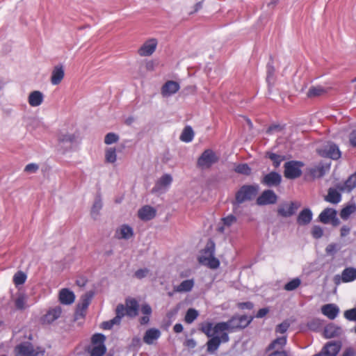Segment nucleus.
Here are the masks:
<instances>
[{
  "label": "nucleus",
  "instance_id": "obj_42",
  "mask_svg": "<svg viewBox=\"0 0 356 356\" xmlns=\"http://www.w3.org/2000/svg\"><path fill=\"white\" fill-rule=\"evenodd\" d=\"M120 136L117 134L111 132L107 134L104 137V143L106 145H111L116 143L119 141Z\"/></svg>",
  "mask_w": 356,
  "mask_h": 356
},
{
  "label": "nucleus",
  "instance_id": "obj_12",
  "mask_svg": "<svg viewBox=\"0 0 356 356\" xmlns=\"http://www.w3.org/2000/svg\"><path fill=\"white\" fill-rule=\"evenodd\" d=\"M318 153L322 156H326L333 159H337L341 156V152L337 145L332 143H327L323 148L318 149Z\"/></svg>",
  "mask_w": 356,
  "mask_h": 356
},
{
  "label": "nucleus",
  "instance_id": "obj_25",
  "mask_svg": "<svg viewBox=\"0 0 356 356\" xmlns=\"http://www.w3.org/2000/svg\"><path fill=\"white\" fill-rule=\"evenodd\" d=\"M322 313L330 319H334L337 316L339 309L333 304L325 305L321 308Z\"/></svg>",
  "mask_w": 356,
  "mask_h": 356
},
{
  "label": "nucleus",
  "instance_id": "obj_24",
  "mask_svg": "<svg viewBox=\"0 0 356 356\" xmlns=\"http://www.w3.org/2000/svg\"><path fill=\"white\" fill-rule=\"evenodd\" d=\"M74 293L67 289H63L59 292V300L62 304L70 305L74 302Z\"/></svg>",
  "mask_w": 356,
  "mask_h": 356
},
{
  "label": "nucleus",
  "instance_id": "obj_38",
  "mask_svg": "<svg viewBox=\"0 0 356 356\" xmlns=\"http://www.w3.org/2000/svg\"><path fill=\"white\" fill-rule=\"evenodd\" d=\"M355 211L356 206L355 204L346 206L341 210L340 216L342 219L347 220L352 213L355 212Z\"/></svg>",
  "mask_w": 356,
  "mask_h": 356
},
{
  "label": "nucleus",
  "instance_id": "obj_48",
  "mask_svg": "<svg viewBox=\"0 0 356 356\" xmlns=\"http://www.w3.org/2000/svg\"><path fill=\"white\" fill-rule=\"evenodd\" d=\"M325 93V90L321 86L314 87L309 89L308 92V96L309 97H317L323 95Z\"/></svg>",
  "mask_w": 356,
  "mask_h": 356
},
{
  "label": "nucleus",
  "instance_id": "obj_9",
  "mask_svg": "<svg viewBox=\"0 0 356 356\" xmlns=\"http://www.w3.org/2000/svg\"><path fill=\"white\" fill-rule=\"evenodd\" d=\"M300 204L293 202H286L280 204L277 207V214L282 217L287 218L293 216Z\"/></svg>",
  "mask_w": 356,
  "mask_h": 356
},
{
  "label": "nucleus",
  "instance_id": "obj_1",
  "mask_svg": "<svg viewBox=\"0 0 356 356\" xmlns=\"http://www.w3.org/2000/svg\"><path fill=\"white\" fill-rule=\"evenodd\" d=\"M138 304L134 298H127L125 301V305H118L115 309L116 316L111 321L103 322L102 327L104 329H111L114 325H119L122 318L127 315L130 317H134L138 315Z\"/></svg>",
  "mask_w": 356,
  "mask_h": 356
},
{
  "label": "nucleus",
  "instance_id": "obj_20",
  "mask_svg": "<svg viewBox=\"0 0 356 356\" xmlns=\"http://www.w3.org/2000/svg\"><path fill=\"white\" fill-rule=\"evenodd\" d=\"M237 218L235 216L230 214L225 218H222L218 225V231L220 233H225L229 228L236 222Z\"/></svg>",
  "mask_w": 356,
  "mask_h": 356
},
{
  "label": "nucleus",
  "instance_id": "obj_16",
  "mask_svg": "<svg viewBox=\"0 0 356 356\" xmlns=\"http://www.w3.org/2000/svg\"><path fill=\"white\" fill-rule=\"evenodd\" d=\"M65 76V70L62 65H58L54 67L51 74V83L54 86L61 83Z\"/></svg>",
  "mask_w": 356,
  "mask_h": 356
},
{
  "label": "nucleus",
  "instance_id": "obj_5",
  "mask_svg": "<svg viewBox=\"0 0 356 356\" xmlns=\"http://www.w3.org/2000/svg\"><path fill=\"white\" fill-rule=\"evenodd\" d=\"M44 350L40 347L35 348L33 346L29 343L25 342L16 346L15 355L16 356H38L43 355Z\"/></svg>",
  "mask_w": 356,
  "mask_h": 356
},
{
  "label": "nucleus",
  "instance_id": "obj_4",
  "mask_svg": "<svg viewBox=\"0 0 356 356\" xmlns=\"http://www.w3.org/2000/svg\"><path fill=\"white\" fill-rule=\"evenodd\" d=\"M218 161V156L216 153L211 149H207L198 158L197 165L201 169H209Z\"/></svg>",
  "mask_w": 356,
  "mask_h": 356
},
{
  "label": "nucleus",
  "instance_id": "obj_23",
  "mask_svg": "<svg viewBox=\"0 0 356 356\" xmlns=\"http://www.w3.org/2000/svg\"><path fill=\"white\" fill-rule=\"evenodd\" d=\"M161 336V332L156 328H151L146 331L143 337L145 343L151 345L154 343Z\"/></svg>",
  "mask_w": 356,
  "mask_h": 356
},
{
  "label": "nucleus",
  "instance_id": "obj_29",
  "mask_svg": "<svg viewBox=\"0 0 356 356\" xmlns=\"http://www.w3.org/2000/svg\"><path fill=\"white\" fill-rule=\"evenodd\" d=\"M336 216V210L330 208H327L321 213V214L319 215V219L322 222L327 223L332 218H334Z\"/></svg>",
  "mask_w": 356,
  "mask_h": 356
},
{
  "label": "nucleus",
  "instance_id": "obj_27",
  "mask_svg": "<svg viewBox=\"0 0 356 356\" xmlns=\"http://www.w3.org/2000/svg\"><path fill=\"white\" fill-rule=\"evenodd\" d=\"M312 218V211L309 209H303L298 215L297 222L300 225L309 224Z\"/></svg>",
  "mask_w": 356,
  "mask_h": 356
},
{
  "label": "nucleus",
  "instance_id": "obj_26",
  "mask_svg": "<svg viewBox=\"0 0 356 356\" xmlns=\"http://www.w3.org/2000/svg\"><path fill=\"white\" fill-rule=\"evenodd\" d=\"M194 286L193 280H186L179 285L174 286V291L178 293H186L191 291Z\"/></svg>",
  "mask_w": 356,
  "mask_h": 356
},
{
  "label": "nucleus",
  "instance_id": "obj_18",
  "mask_svg": "<svg viewBox=\"0 0 356 356\" xmlns=\"http://www.w3.org/2000/svg\"><path fill=\"white\" fill-rule=\"evenodd\" d=\"M252 317L247 316H234L231 318L234 331L237 329H241L247 327L252 321Z\"/></svg>",
  "mask_w": 356,
  "mask_h": 356
},
{
  "label": "nucleus",
  "instance_id": "obj_14",
  "mask_svg": "<svg viewBox=\"0 0 356 356\" xmlns=\"http://www.w3.org/2000/svg\"><path fill=\"white\" fill-rule=\"evenodd\" d=\"M62 313V308L56 306L48 310L46 314L42 317V322L44 324H50L58 319Z\"/></svg>",
  "mask_w": 356,
  "mask_h": 356
},
{
  "label": "nucleus",
  "instance_id": "obj_8",
  "mask_svg": "<svg viewBox=\"0 0 356 356\" xmlns=\"http://www.w3.org/2000/svg\"><path fill=\"white\" fill-rule=\"evenodd\" d=\"M302 163L298 161H289L284 164V176L288 179H296L301 174Z\"/></svg>",
  "mask_w": 356,
  "mask_h": 356
},
{
  "label": "nucleus",
  "instance_id": "obj_33",
  "mask_svg": "<svg viewBox=\"0 0 356 356\" xmlns=\"http://www.w3.org/2000/svg\"><path fill=\"white\" fill-rule=\"evenodd\" d=\"M216 332H220V334L226 333L225 331L232 332L234 331L232 327V323L231 319L227 322H221L215 325Z\"/></svg>",
  "mask_w": 356,
  "mask_h": 356
},
{
  "label": "nucleus",
  "instance_id": "obj_13",
  "mask_svg": "<svg viewBox=\"0 0 356 356\" xmlns=\"http://www.w3.org/2000/svg\"><path fill=\"white\" fill-rule=\"evenodd\" d=\"M341 348V345L337 342H329L323 348L321 353L314 356H336Z\"/></svg>",
  "mask_w": 356,
  "mask_h": 356
},
{
  "label": "nucleus",
  "instance_id": "obj_11",
  "mask_svg": "<svg viewBox=\"0 0 356 356\" xmlns=\"http://www.w3.org/2000/svg\"><path fill=\"white\" fill-rule=\"evenodd\" d=\"M229 339L227 333H222L211 337L207 343V351L211 353L215 352L218 348L221 342H227Z\"/></svg>",
  "mask_w": 356,
  "mask_h": 356
},
{
  "label": "nucleus",
  "instance_id": "obj_55",
  "mask_svg": "<svg viewBox=\"0 0 356 356\" xmlns=\"http://www.w3.org/2000/svg\"><path fill=\"white\" fill-rule=\"evenodd\" d=\"M312 236L316 238H321L323 234V229L318 226H314L312 230Z\"/></svg>",
  "mask_w": 356,
  "mask_h": 356
},
{
  "label": "nucleus",
  "instance_id": "obj_43",
  "mask_svg": "<svg viewBox=\"0 0 356 356\" xmlns=\"http://www.w3.org/2000/svg\"><path fill=\"white\" fill-rule=\"evenodd\" d=\"M355 186H356V176L352 175L346 181L344 186L340 188V190L341 191L347 190L348 191H350Z\"/></svg>",
  "mask_w": 356,
  "mask_h": 356
},
{
  "label": "nucleus",
  "instance_id": "obj_21",
  "mask_svg": "<svg viewBox=\"0 0 356 356\" xmlns=\"http://www.w3.org/2000/svg\"><path fill=\"white\" fill-rule=\"evenodd\" d=\"M156 213V211L154 208L145 205L140 209L138 211V217L145 221L150 220L153 219Z\"/></svg>",
  "mask_w": 356,
  "mask_h": 356
},
{
  "label": "nucleus",
  "instance_id": "obj_47",
  "mask_svg": "<svg viewBox=\"0 0 356 356\" xmlns=\"http://www.w3.org/2000/svg\"><path fill=\"white\" fill-rule=\"evenodd\" d=\"M198 316L197 312L194 309H189L185 316V321L191 323Z\"/></svg>",
  "mask_w": 356,
  "mask_h": 356
},
{
  "label": "nucleus",
  "instance_id": "obj_64",
  "mask_svg": "<svg viewBox=\"0 0 356 356\" xmlns=\"http://www.w3.org/2000/svg\"><path fill=\"white\" fill-rule=\"evenodd\" d=\"M285 352L284 351H278L276 350L273 352V353L270 354L268 356H284Z\"/></svg>",
  "mask_w": 356,
  "mask_h": 356
},
{
  "label": "nucleus",
  "instance_id": "obj_36",
  "mask_svg": "<svg viewBox=\"0 0 356 356\" xmlns=\"http://www.w3.org/2000/svg\"><path fill=\"white\" fill-rule=\"evenodd\" d=\"M193 137L194 131L191 127L188 126L184 129L180 139L184 142L188 143L193 140Z\"/></svg>",
  "mask_w": 356,
  "mask_h": 356
},
{
  "label": "nucleus",
  "instance_id": "obj_32",
  "mask_svg": "<svg viewBox=\"0 0 356 356\" xmlns=\"http://www.w3.org/2000/svg\"><path fill=\"white\" fill-rule=\"evenodd\" d=\"M356 279V268H346L341 273V280L343 282H348Z\"/></svg>",
  "mask_w": 356,
  "mask_h": 356
},
{
  "label": "nucleus",
  "instance_id": "obj_22",
  "mask_svg": "<svg viewBox=\"0 0 356 356\" xmlns=\"http://www.w3.org/2000/svg\"><path fill=\"white\" fill-rule=\"evenodd\" d=\"M43 101L44 95L39 90L32 91L28 96V102L31 107H38L40 106Z\"/></svg>",
  "mask_w": 356,
  "mask_h": 356
},
{
  "label": "nucleus",
  "instance_id": "obj_56",
  "mask_svg": "<svg viewBox=\"0 0 356 356\" xmlns=\"http://www.w3.org/2000/svg\"><path fill=\"white\" fill-rule=\"evenodd\" d=\"M149 273V270L147 268L139 269L136 270L134 273V275L138 279H142L147 275Z\"/></svg>",
  "mask_w": 356,
  "mask_h": 356
},
{
  "label": "nucleus",
  "instance_id": "obj_15",
  "mask_svg": "<svg viewBox=\"0 0 356 356\" xmlns=\"http://www.w3.org/2000/svg\"><path fill=\"white\" fill-rule=\"evenodd\" d=\"M134 236L133 229L127 225L119 226L115 232V236L118 239L129 240Z\"/></svg>",
  "mask_w": 356,
  "mask_h": 356
},
{
  "label": "nucleus",
  "instance_id": "obj_53",
  "mask_svg": "<svg viewBox=\"0 0 356 356\" xmlns=\"http://www.w3.org/2000/svg\"><path fill=\"white\" fill-rule=\"evenodd\" d=\"M39 170V165L36 163H29L24 168V172L28 174L35 173Z\"/></svg>",
  "mask_w": 356,
  "mask_h": 356
},
{
  "label": "nucleus",
  "instance_id": "obj_52",
  "mask_svg": "<svg viewBox=\"0 0 356 356\" xmlns=\"http://www.w3.org/2000/svg\"><path fill=\"white\" fill-rule=\"evenodd\" d=\"M339 249V247L336 243H330L327 245L325 252L329 255L334 254Z\"/></svg>",
  "mask_w": 356,
  "mask_h": 356
},
{
  "label": "nucleus",
  "instance_id": "obj_54",
  "mask_svg": "<svg viewBox=\"0 0 356 356\" xmlns=\"http://www.w3.org/2000/svg\"><path fill=\"white\" fill-rule=\"evenodd\" d=\"M344 316L349 321H356V307L346 310L344 312Z\"/></svg>",
  "mask_w": 356,
  "mask_h": 356
},
{
  "label": "nucleus",
  "instance_id": "obj_10",
  "mask_svg": "<svg viewBox=\"0 0 356 356\" xmlns=\"http://www.w3.org/2000/svg\"><path fill=\"white\" fill-rule=\"evenodd\" d=\"M278 197L274 191L266 190L257 198L256 203L259 206L274 204L277 202Z\"/></svg>",
  "mask_w": 356,
  "mask_h": 356
},
{
  "label": "nucleus",
  "instance_id": "obj_61",
  "mask_svg": "<svg viewBox=\"0 0 356 356\" xmlns=\"http://www.w3.org/2000/svg\"><path fill=\"white\" fill-rule=\"evenodd\" d=\"M184 344L186 346L190 348H193L196 346V342L193 339H189L185 341Z\"/></svg>",
  "mask_w": 356,
  "mask_h": 356
},
{
  "label": "nucleus",
  "instance_id": "obj_2",
  "mask_svg": "<svg viewBox=\"0 0 356 356\" xmlns=\"http://www.w3.org/2000/svg\"><path fill=\"white\" fill-rule=\"evenodd\" d=\"M259 186L257 185H243L235 193V197L232 201L234 209L240 204L253 200L259 192Z\"/></svg>",
  "mask_w": 356,
  "mask_h": 356
},
{
  "label": "nucleus",
  "instance_id": "obj_3",
  "mask_svg": "<svg viewBox=\"0 0 356 356\" xmlns=\"http://www.w3.org/2000/svg\"><path fill=\"white\" fill-rule=\"evenodd\" d=\"M215 244L209 242L207 244L205 248L199 257V261L203 265L207 266L210 268H217L220 262L218 259L214 257Z\"/></svg>",
  "mask_w": 356,
  "mask_h": 356
},
{
  "label": "nucleus",
  "instance_id": "obj_7",
  "mask_svg": "<svg viewBox=\"0 0 356 356\" xmlns=\"http://www.w3.org/2000/svg\"><path fill=\"white\" fill-rule=\"evenodd\" d=\"M105 336L102 334H95L92 337L93 348L90 351V356H102L106 350L104 344Z\"/></svg>",
  "mask_w": 356,
  "mask_h": 356
},
{
  "label": "nucleus",
  "instance_id": "obj_35",
  "mask_svg": "<svg viewBox=\"0 0 356 356\" xmlns=\"http://www.w3.org/2000/svg\"><path fill=\"white\" fill-rule=\"evenodd\" d=\"M341 332V329L335 327L333 325H328L325 327L324 336L326 338H332L339 335Z\"/></svg>",
  "mask_w": 356,
  "mask_h": 356
},
{
  "label": "nucleus",
  "instance_id": "obj_59",
  "mask_svg": "<svg viewBox=\"0 0 356 356\" xmlns=\"http://www.w3.org/2000/svg\"><path fill=\"white\" fill-rule=\"evenodd\" d=\"M350 232V227L346 225L343 226L340 229V236L345 237L349 234Z\"/></svg>",
  "mask_w": 356,
  "mask_h": 356
},
{
  "label": "nucleus",
  "instance_id": "obj_28",
  "mask_svg": "<svg viewBox=\"0 0 356 356\" xmlns=\"http://www.w3.org/2000/svg\"><path fill=\"white\" fill-rule=\"evenodd\" d=\"M77 136L74 133L67 131L60 132L58 140L60 143H73L76 141Z\"/></svg>",
  "mask_w": 356,
  "mask_h": 356
},
{
  "label": "nucleus",
  "instance_id": "obj_6",
  "mask_svg": "<svg viewBox=\"0 0 356 356\" xmlns=\"http://www.w3.org/2000/svg\"><path fill=\"white\" fill-rule=\"evenodd\" d=\"M158 43V40L154 38L146 40L138 49V54L140 57L151 56L156 51Z\"/></svg>",
  "mask_w": 356,
  "mask_h": 356
},
{
  "label": "nucleus",
  "instance_id": "obj_63",
  "mask_svg": "<svg viewBox=\"0 0 356 356\" xmlns=\"http://www.w3.org/2000/svg\"><path fill=\"white\" fill-rule=\"evenodd\" d=\"M342 356H355V352L353 349H347L342 355Z\"/></svg>",
  "mask_w": 356,
  "mask_h": 356
},
{
  "label": "nucleus",
  "instance_id": "obj_45",
  "mask_svg": "<svg viewBox=\"0 0 356 356\" xmlns=\"http://www.w3.org/2000/svg\"><path fill=\"white\" fill-rule=\"evenodd\" d=\"M301 284V280L299 278H294L288 283H286L284 289L286 291H293L297 289Z\"/></svg>",
  "mask_w": 356,
  "mask_h": 356
},
{
  "label": "nucleus",
  "instance_id": "obj_60",
  "mask_svg": "<svg viewBox=\"0 0 356 356\" xmlns=\"http://www.w3.org/2000/svg\"><path fill=\"white\" fill-rule=\"evenodd\" d=\"M269 312V309L268 308H262V309H260L257 315H256V317L257 318H263L264 316H265Z\"/></svg>",
  "mask_w": 356,
  "mask_h": 356
},
{
  "label": "nucleus",
  "instance_id": "obj_51",
  "mask_svg": "<svg viewBox=\"0 0 356 356\" xmlns=\"http://www.w3.org/2000/svg\"><path fill=\"white\" fill-rule=\"evenodd\" d=\"M289 326L290 323L287 321H285L282 323L279 324L278 325H277L275 328V332L277 333L284 334L289 329Z\"/></svg>",
  "mask_w": 356,
  "mask_h": 356
},
{
  "label": "nucleus",
  "instance_id": "obj_31",
  "mask_svg": "<svg viewBox=\"0 0 356 356\" xmlns=\"http://www.w3.org/2000/svg\"><path fill=\"white\" fill-rule=\"evenodd\" d=\"M325 200L332 204H337L341 200V194L335 188H330Z\"/></svg>",
  "mask_w": 356,
  "mask_h": 356
},
{
  "label": "nucleus",
  "instance_id": "obj_37",
  "mask_svg": "<svg viewBox=\"0 0 356 356\" xmlns=\"http://www.w3.org/2000/svg\"><path fill=\"white\" fill-rule=\"evenodd\" d=\"M202 331L208 337H213L219 335L220 332H216L215 325L213 326L212 323H208L202 327Z\"/></svg>",
  "mask_w": 356,
  "mask_h": 356
},
{
  "label": "nucleus",
  "instance_id": "obj_30",
  "mask_svg": "<svg viewBox=\"0 0 356 356\" xmlns=\"http://www.w3.org/2000/svg\"><path fill=\"white\" fill-rule=\"evenodd\" d=\"M172 178L170 175H163L156 182L154 190L158 191L168 187L172 182Z\"/></svg>",
  "mask_w": 356,
  "mask_h": 356
},
{
  "label": "nucleus",
  "instance_id": "obj_41",
  "mask_svg": "<svg viewBox=\"0 0 356 356\" xmlns=\"http://www.w3.org/2000/svg\"><path fill=\"white\" fill-rule=\"evenodd\" d=\"M27 298L24 294H20L15 300V305L17 309H24L26 308Z\"/></svg>",
  "mask_w": 356,
  "mask_h": 356
},
{
  "label": "nucleus",
  "instance_id": "obj_17",
  "mask_svg": "<svg viewBox=\"0 0 356 356\" xmlns=\"http://www.w3.org/2000/svg\"><path fill=\"white\" fill-rule=\"evenodd\" d=\"M180 88L179 84L174 81H168L161 88V95L164 97L176 93Z\"/></svg>",
  "mask_w": 356,
  "mask_h": 356
},
{
  "label": "nucleus",
  "instance_id": "obj_39",
  "mask_svg": "<svg viewBox=\"0 0 356 356\" xmlns=\"http://www.w3.org/2000/svg\"><path fill=\"white\" fill-rule=\"evenodd\" d=\"M102 207V203L99 198L95 200L91 210V215L94 219H97L100 213V210Z\"/></svg>",
  "mask_w": 356,
  "mask_h": 356
},
{
  "label": "nucleus",
  "instance_id": "obj_34",
  "mask_svg": "<svg viewBox=\"0 0 356 356\" xmlns=\"http://www.w3.org/2000/svg\"><path fill=\"white\" fill-rule=\"evenodd\" d=\"M117 161L116 148L114 147H107L105 149V162L114 163Z\"/></svg>",
  "mask_w": 356,
  "mask_h": 356
},
{
  "label": "nucleus",
  "instance_id": "obj_49",
  "mask_svg": "<svg viewBox=\"0 0 356 356\" xmlns=\"http://www.w3.org/2000/svg\"><path fill=\"white\" fill-rule=\"evenodd\" d=\"M237 173L248 175L251 172V169L247 164H241L236 166L234 169Z\"/></svg>",
  "mask_w": 356,
  "mask_h": 356
},
{
  "label": "nucleus",
  "instance_id": "obj_57",
  "mask_svg": "<svg viewBox=\"0 0 356 356\" xmlns=\"http://www.w3.org/2000/svg\"><path fill=\"white\" fill-rule=\"evenodd\" d=\"M156 67V62L153 60H146L145 63V68L147 71H154Z\"/></svg>",
  "mask_w": 356,
  "mask_h": 356
},
{
  "label": "nucleus",
  "instance_id": "obj_19",
  "mask_svg": "<svg viewBox=\"0 0 356 356\" xmlns=\"http://www.w3.org/2000/svg\"><path fill=\"white\" fill-rule=\"evenodd\" d=\"M282 180V177L280 174L272 172L266 175L262 180L261 183L266 185L267 186H277L280 185Z\"/></svg>",
  "mask_w": 356,
  "mask_h": 356
},
{
  "label": "nucleus",
  "instance_id": "obj_58",
  "mask_svg": "<svg viewBox=\"0 0 356 356\" xmlns=\"http://www.w3.org/2000/svg\"><path fill=\"white\" fill-rule=\"evenodd\" d=\"M141 312L143 314L149 316L152 313V308L149 305L144 304L141 307Z\"/></svg>",
  "mask_w": 356,
  "mask_h": 356
},
{
  "label": "nucleus",
  "instance_id": "obj_62",
  "mask_svg": "<svg viewBox=\"0 0 356 356\" xmlns=\"http://www.w3.org/2000/svg\"><path fill=\"white\" fill-rule=\"evenodd\" d=\"M350 141L353 146H356V131L351 133L350 136Z\"/></svg>",
  "mask_w": 356,
  "mask_h": 356
},
{
  "label": "nucleus",
  "instance_id": "obj_46",
  "mask_svg": "<svg viewBox=\"0 0 356 356\" xmlns=\"http://www.w3.org/2000/svg\"><path fill=\"white\" fill-rule=\"evenodd\" d=\"M26 279V274L22 271H18L13 277V282L15 285H20L25 282Z\"/></svg>",
  "mask_w": 356,
  "mask_h": 356
},
{
  "label": "nucleus",
  "instance_id": "obj_40",
  "mask_svg": "<svg viewBox=\"0 0 356 356\" xmlns=\"http://www.w3.org/2000/svg\"><path fill=\"white\" fill-rule=\"evenodd\" d=\"M286 343V337H278L275 339L269 346V349L282 348Z\"/></svg>",
  "mask_w": 356,
  "mask_h": 356
},
{
  "label": "nucleus",
  "instance_id": "obj_44",
  "mask_svg": "<svg viewBox=\"0 0 356 356\" xmlns=\"http://www.w3.org/2000/svg\"><path fill=\"white\" fill-rule=\"evenodd\" d=\"M93 296L94 293L92 291H88L81 297V307L83 309H86L88 307Z\"/></svg>",
  "mask_w": 356,
  "mask_h": 356
},
{
  "label": "nucleus",
  "instance_id": "obj_50",
  "mask_svg": "<svg viewBox=\"0 0 356 356\" xmlns=\"http://www.w3.org/2000/svg\"><path fill=\"white\" fill-rule=\"evenodd\" d=\"M268 157L273 161V164H274L275 167H276V168L277 166H279L281 161L284 160L283 156H282L280 155H277L274 153H268Z\"/></svg>",
  "mask_w": 356,
  "mask_h": 356
}]
</instances>
